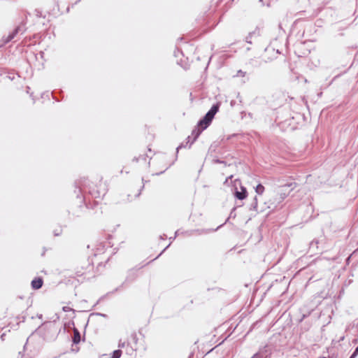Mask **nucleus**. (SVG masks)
<instances>
[{"label": "nucleus", "mask_w": 358, "mask_h": 358, "mask_svg": "<svg viewBox=\"0 0 358 358\" xmlns=\"http://www.w3.org/2000/svg\"><path fill=\"white\" fill-rule=\"evenodd\" d=\"M76 189H78L76 197L79 199L78 203H85L87 208H89L90 206L89 204L86 203L85 194L88 193L95 199L103 197L106 194V189L104 188L101 189L94 183H90L87 179L76 182ZM75 193H76V190H75Z\"/></svg>", "instance_id": "obj_1"}, {"label": "nucleus", "mask_w": 358, "mask_h": 358, "mask_svg": "<svg viewBox=\"0 0 358 358\" xmlns=\"http://www.w3.org/2000/svg\"><path fill=\"white\" fill-rule=\"evenodd\" d=\"M220 102H216L213 104L210 110L198 121L196 126L192 131V140L190 145H192L197 140L202 131L210 125L215 115L220 110Z\"/></svg>", "instance_id": "obj_2"}, {"label": "nucleus", "mask_w": 358, "mask_h": 358, "mask_svg": "<svg viewBox=\"0 0 358 358\" xmlns=\"http://www.w3.org/2000/svg\"><path fill=\"white\" fill-rule=\"evenodd\" d=\"M273 349L269 345H265L260 348L259 351L255 353L251 358H270L272 354Z\"/></svg>", "instance_id": "obj_3"}, {"label": "nucleus", "mask_w": 358, "mask_h": 358, "mask_svg": "<svg viewBox=\"0 0 358 358\" xmlns=\"http://www.w3.org/2000/svg\"><path fill=\"white\" fill-rule=\"evenodd\" d=\"M296 187V183L294 182H288L284 185H282L280 187V201L285 199L287 195L289 194V192L293 190Z\"/></svg>", "instance_id": "obj_4"}, {"label": "nucleus", "mask_w": 358, "mask_h": 358, "mask_svg": "<svg viewBox=\"0 0 358 358\" xmlns=\"http://www.w3.org/2000/svg\"><path fill=\"white\" fill-rule=\"evenodd\" d=\"M25 31L24 24L17 26L8 35L4 38V43H8L11 41L17 34H22Z\"/></svg>", "instance_id": "obj_5"}, {"label": "nucleus", "mask_w": 358, "mask_h": 358, "mask_svg": "<svg viewBox=\"0 0 358 358\" xmlns=\"http://www.w3.org/2000/svg\"><path fill=\"white\" fill-rule=\"evenodd\" d=\"M208 231V230L204 231V230H201V229L185 231V230H182L180 229L176 231L175 236H179L180 235H182L185 237L190 236H197V235H201L203 233H206ZM175 238L176 237H174L173 238Z\"/></svg>", "instance_id": "obj_6"}, {"label": "nucleus", "mask_w": 358, "mask_h": 358, "mask_svg": "<svg viewBox=\"0 0 358 358\" xmlns=\"http://www.w3.org/2000/svg\"><path fill=\"white\" fill-rule=\"evenodd\" d=\"M234 195L236 199H238L241 201L243 200L248 196V191H247L246 187H245L243 186H241L240 191L236 187L235 191L234 192Z\"/></svg>", "instance_id": "obj_7"}, {"label": "nucleus", "mask_w": 358, "mask_h": 358, "mask_svg": "<svg viewBox=\"0 0 358 358\" xmlns=\"http://www.w3.org/2000/svg\"><path fill=\"white\" fill-rule=\"evenodd\" d=\"M43 280L41 278H37L31 281V287L34 289H40L43 285Z\"/></svg>", "instance_id": "obj_8"}, {"label": "nucleus", "mask_w": 358, "mask_h": 358, "mask_svg": "<svg viewBox=\"0 0 358 358\" xmlns=\"http://www.w3.org/2000/svg\"><path fill=\"white\" fill-rule=\"evenodd\" d=\"M81 341V336L80 331L76 329H73V336L72 338V341L73 344H78Z\"/></svg>", "instance_id": "obj_9"}, {"label": "nucleus", "mask_w": 358, "mask_h": 358, "mask_svg": "<svg viewBox=\"0 0 358 358\" xmlns=\"http://www.w3.org/2000/svg\"><path fill=\"white\" fill-rule=\"evenodd\" d=\"M52 96L56 101H60L63 99V92L62 90L57 91L55 90L52 92Z\"/></svg>", "instance_id": "obj_10"}, {"label": "nucleus", "mask_w": 358, "mask_h": 358, "mask_svg": "<svg viewBox=\"0 0 358 358\" xmlns=\"http://www.w3.org/2000/svg\"><path fill=\"white\" fill-rule=\"evenodd\" d=\"M253 36H259V29L258 27H257L253 31H251L248 34L245 38V42L249 44H252L251 38Z\"/></svg>", "instance_id": "obj_11"}, {"label": "nucleus", "mask_w": 358, "mask_h": 358, "mask_svg": "<svg viewBox=\"0 0 358 358\" xmlns=\"http://www.w3.org/2000/svg\"><path fill=\"white\" fill-rule=\"evenodd\" d=\"M246 71H243L242 70H238L235 76L234 77H242L243 79L242 80V83H245L249 80L248 78H245L246 76Z\"/></svg>", "instance_id": "obj_12"}, {"label": "nucleus", "mask_w": 358, "mask_h": 358, "mask_svg": "<svg viewBox=\"0 0 358 358\" xmlns=\"http://www.w3.org/2000/svg\"><path fill=\"white\" fill-rule=\"evenodd\" d=\"M264 191V187L261 183L258 184L255 187V192L258 194H262Z\"/></svg>", "instance_id": "obj_13"}, {"label": "nucleus", "mask_w": 358, "mask_h": 358, "mask_svg": "<svg viewBox=\"0 0 358 358\" xmlns=\"http://www.w3.org/2000/svg\"><path fill=\"white\" fill-rule=\"evenodd\" d=\"M122 353V352L120 349L114 350L112 353L110 358H120Z\"/></svg>", "instance_id": "obj_14"}, {"label": "nucleus", "mask_w": 358, "mask_h": 358, "mask_svg": "<svg viewBox=\"0 0 358 358\" xmlns=\"http://www.w3.org/2000/svg\"><path fill=\"white\" fill-rule=\"evenodd\" d=\"M126 352L129 355H132L134 352V349L129 343H127Z\"/></svg>", "instance_id": "obj_15"}, {"label": "nucleus", "mask_w": 358, "mask_h": 358, "mask_svg": "<svg viewBox=\"0 0 358 358\" xmlns=\"http://www.w3.org/2000/svg\"><path fill=\"white\" fill-rule=\"evenodd\" d=\"M257 196L254 197L253 201L252 202L250 205V209L257 210Z\"/></svg>", "instance_id": "obj_16"}, {"label": "nucleus", "mask_w": 358, "mask_h": 358, "mask_svg": "<svg viewBox=\"0 0 358 358\" xmlns=\"http://www.w3.org/2000/svg\"><path fill=\"white\" fill-rule=\"evenodd\" d=\"M128 342L123 341L122 339H120L118 342V348H127V343Z\"/></svg>", "instance_id": "obj_17"}, {"label": "nucleus", "mask_w": 358, "mask_h": 358, "mask_svg": "<svg viewBox=\"0 0 358 358\" xmlns=\"http://www.w3.org/2000/svg\"><path fill=\"white\" fill-rule=\"evenodd\" d=\"M213 163H215V164H222L225 166H227V162L225 161L221 160V159H220L218 158L214 159H213Z\"/></svg>", "instance_id": "obj_18"}, {"label": "nucleus", "mask_w": 358, "mask_h": 358, "mask_svg": "<svg viewBox=\"0 0 358 358\" xmlns=\"http://www.w3.org/2000/svg\"><path fill=\"white\" fill-rule=\"evenodd\" d=\"M142 182H143V186L141 187V189H139V192L135 195V197H138L141 193V191L142 189L144 188V185H145V182H147V181H145L144 180V178H142Z\"/></svg>", "instance_id": "obj_19"}, {"label": "nucleus", "mask_w": 358, "mask_h": 358, "mask_svg": "<svg viewBox=\"0 0 358 358\" xmlns=\"http://www.w3.org/2000/svg\"><path fill=\"white\" fill-rule=\"evenodd\" d=\"M187 144H186V143H185V144L184 143H180V144L177 147V148H176V155H178V151H179V150H180V149H181V148H185V147H187Z\"/></svg>", "instance_id": "obj_20"}, {"label": "nucleus", "mask_w": 358, "mask_h": 358, "mask_svg": "<svg viewBox=\"0 0 358 358\" xmlns=\"http://www.w3.org/2000/svg\"><path fill=\"white\" fill-rule=\"evenodd\" d=\"M358 355V346L355 348L353 353L351 355L350 358H356V357Z\"/></svg>", "instance_id": "obj_21"}, {"label": "nucleus", "mask_w": 358, "mask_h": 358, "mask_svg": "<svg viewBox=\"0 0 358 358\" xmlns=\"http://www.w3.org/2000/svg\"><path fill=\"white\" fill-rule=\"evenodd\" d=\"M358 355V346L355 348L353 353L351 355L350 358H356V357Z\"/></svg>", "instance_id": "obj_22"}, {"label": "nucleus", "mask_w": 358, "mask_h": 358, "mask_svg": "<svg viewBox=\"0 0 358 358\" xmlns=\"http://www.w3.org/2000/svg\"><path fill=\"white\" fill-rule=\"evenodd\" d=\"M358 355V346L355 348L353 353L351 355L350 358H356V357Z\"/></svg>", "instance_id": "obj_23"}, {"label": "nucleus", "mask_w": 358, "mask_h": 358, "mask_svg": "<svg viewBox=\"0 0 358 358\" xmlns=\"http://www.w3.org/2000/svg\"><path fill=\"white\" fill-rule=\"evenodd\" d=\"M192 140V137L191 136H188L186 138V144H190ZM192 145H189V148L191 147Z\"/></svg>", "instance_id": "obj_24"}, {"label": "nucleus", "mask_w": 358, "mask_h": 358, "mask_svg": "<svg viewBox=\"0 0 358 358\" xmlns=\"http://www.w3.org/2000/svg\"><path fill=\"white\" fill-rule=\"evenodd\" d=\"M62 233V229L59 227V229H57L54 231V235L55 236H59Z\"/></svg>", "instance_id": "obj_25"}, {"label": "nucleus", "mask_w": 358, "mask_h": 358, "mask_svg": "<svg viewBox=\"0 0 358 358\" xmlns=\"http://www.w3.org/2000/svg\"><path fill=\"white\" fill-rule=\"evenodd\" d=\"M70 310H71V308L69 307H67V306L63 307V310L65 312L69 311Z\"/></svg>", "instance_id": "obj_26"}, {"label": "nucleus", "mask_w": 358, "mask_h": 358, "mask_svg": "<svg viewBox=\"0 0 358 358\" xmlns=\"http://www.w3.org/2000/svg\"><path fill=\"white\" fill-rule=\"evenodd\" d=\"M146 155H140V159H142V160H144L145 161L146 160Z\"/></svg>", "instance_id": "obj_27"}, {"label": "nucleus", "mask_w": 358, "mask_h": 358, "mask_svg": "<svg viewBox=\"0 0 358 358\" xmlns=\"http://www.w3.org/2000/svg\"><path fill=\"white\" fill-rule=\"evenodd\" d=\"M139 160H140V156L138 157H134V159H133V161L136 162H138Z\"/></svg>", "instance_id": "obj_28"}, {"label": "nucleus", "mask_w": 358, "mask_h": 358, "mask_svg": "<svg viewBox=\"0 0 358 358\" xmlns=\"http://www.w3.org/2000/svg\"><path fill=\"white\" fill-rule=\"evenodd\" d=\"M132 337H133L134 340L136 342V341H137L136 334H132Z\"/></svg>", "instance_id": "obj_29"}, {"label": "nucleus", "mask_w": 358, "mask_h": 358, "mask_svg": "<svg viewBox=\"0 0 358 358\" xmlns=\"http://www.w3.org/2000/svg\"><path fill=\"white\" fill-rule=\"evenodd\" d=\"M259 2L261 3V6H264V0H259Z\"/></svg>", "instance_id": "obj_30"}, {"label": "nucleus", "mask_w": 358, "mask_h": 358, "mask_svg": "<svg viewBox=\"0 0 358 358\" xmlns=\"http://www.w3.org/2000/svg\"><path fill=\"white\" fill-rule=\"evenodd\" d=\"M160 237H161V238L164 239V238H167V236H166V235H165V234H164V235H163V236H161Z\"/></svg>", "instance_id": "obj_31"}, {"label": "nucleus", "mask_w": 358, "mask_h": 358, "mask_svg": "<svg viewBox=\"0 0 358 358\" xmlns=\"http://www.w3.org/2000/svg\"><path fill=\"white\" fill-rule=\"evenodd\" d=\"M81 0H77L73 5L72 6H73L74 5L78 3Z\"/></svg>", "instance_id": "obj_32"}, {"label": "nucleus", "mask_w": 358, "mask_h": 358, "mask_svg": "<svg viewBox=\"0 0 358 358\" xmlns=\"http://www.w3.org/2000/svg\"><path fill=\"white\" fill-rule=\"evenodd\" d=\"M271 215V211H269L267 214H266V217H270Z\"/></svg>", "instance_id": "obj_33"}, {"label": "nucleus", "mask_w": 358, "mask_h": 358, "mask_svg": "<svg viewBox=\"0 0 358 358\" xmlns=\"http://www.w3.org/2000/svg\"><path fill=\"white\" fill-rule=\"evenodd\" d=\"M170 245V244L161 252L159 253V255H158V257H159L160 255H162V252Z\"/></svg>", "instance_id": "obj_34"}, {"label": "nucleus", "mask_w": 358, "mask_h": 358, "mask_svg": "<svg viewBox=\"0 0 358 358\" xmlns=\"http://www.w3.org/2000/svg\"><path fill=\"white\" fill-rule=\"evenodd\" d=\"M229 217H228V218L225 220V222H224L223 224H227V222H228V221H229Z\"/></svg>", "instance_id": "obj_35"}, {"label": "nucleus", "mask_w": 358, "mask_h": 358, "mask_svg": "<svg viewBox=\"0 0 358 358\" xmlns=\"http://www.w3.org/2000/svg\"><path fill=\"white\" fill-rule=\"evenodd\" d=\"M8 78L10 79V80H13L14 79V76L12 77V76H9Z\"/></svg>", "instance_id": "obj_36"}, {"label": "nucleus", "mask_w": 358, "mask_h": 358, "mask_svg": "<svg viewBox=\"0 0 358 358\" xmlns=\"http://www.w3.org/2000/svg\"><path fill=\"white\" fill-rule=\"evenodd\" d=\"M21 358H29V357L28 356L22 355V356L21 357Z\"/></svg>", "instance_id": "obj_37"}, {"label": "nucleus", "mask_w": 358, "mask_h": 358, "mask_svg": "<svg viewBox=\"0 0 358 358\" xmlns=\"http://www.w3.org/2000/svg\"><path fill=\"white\" fill-rule=\"evenodd\" d=\"M222 225H220L218 227H217L215 229H213V231H217L218 230V229L220 228V227H221Z\"/></svg>", "instance_id": "obj_38"}, {"label": "nucleus", "mask_w": 358, "mask_h": 358, "mask_svg": "<svg viewBox=\"0 0 358 358\" xmlns=\"http://www.w3.org/2000/svg\"><path fill=\"white\" fill-rule=\"evenodd\" d=\"M72 350H73V351H75V352H78V348H77V349H76V350H75V349H73V348H72Z\"/></svg>", "instance_id": "obj_39"}, {"label": "nucleus", "mask_w": 358, "mask_h": 358, "mask_svg": "<svg viewBox=\"0 0 358 358\" xmlns=\"http://www.w3.org/2000/svg\"><path fill=\"white\" fill-rule=\"evenodd\" d=\"M92 266L90 264H88V268H91Z\"/></svg>", "instance_id": "obj_40"}, {"label": "nucleus", "mask_w": 358, "mask_h": 358, "mask_svg": "<svg viewBox=\"0 0 358 358\" xmlns=\"http://www.w3.org/2000/svg\"><path fill=\"white\" fill-rule=\"evenodd\" d=\"M164 172V171H161L160 173H157V175H159V174H161V173H163Z\"/></svg>", "instance_id": "obj_41"}, {"label": "nucleus", "mask_w": 358, "mask_h": 358, "mask_svg": "<svg viewBox=\"0 0 358 358\" xmlns=\"http://www.w3.org/2000/svg\"><path fill=\"white\" fill-rule=\"evenodd\" d=\"M232 214H233V211L231 212L230 217L232 215Z\"/></svg>", "instance_id": "obj_42"}, {"label": "nucleus", "mask_w": 358, "mask_h": 358, "mask_svg": "<svg viewBox=\"0 0 358 358\" xmlns=\"http://www.w3.org/2000/svg\"><path fill=\"white\" fill-rule=\"evenodd\" d=\"M323 358H324V357H323Z\"/></svg>", "instance_id": "obj_43"}]
</instances>
